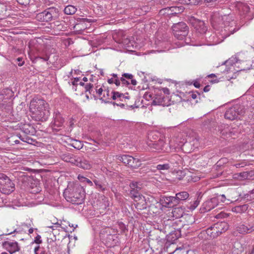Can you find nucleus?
Masks as SVG:
<instances>
[{"label":"nucleus","instance_id":"nucleus-1","mask_svg":"<svg viewBox=\"0 0 254 254\" xmlns=\"http://www.w3.org/2000/svg\"><path fill=\"white\" fill-rule=\"evenodd\" d=\"M64 196L67 201L74 204H81L84 202L85 193L79 184L69 183L64 190Z\"/></svg>","mask_w":254,"mask_h":254},{"label":"nucleus","instance_id":"nucleus-2","mask_svg":"<svg viewBox=\"0 0 254 254\" xmlns=\"http://www.w3.org/2000/svg\"><path fill=\"white\" fill-rule=\"evenodd\" d=\"M31 109H33V114L36 120L44 122L50 116L49 106L43 99H38L33 100L31 104Z\"/></svg>","mask_w":254,"mask_h":254},{"label":"nucleus","instance_id":"nucleus-3","mask_svg":"<svg viewBox=\"0 0 254 254\" xmlns=\"http://www.w3.org/2000/svg\"><path fill=\"white\" fill-rule=\"evenodd\" d=\"M229 228L228 224L225 222H220L214 224L205 230L202 231L198 235L199 238H203V236L207 234V237L205 239L215 238L222 233L226 232Z\"/></svg>","mask_w":254,"mask_h":254},{"label":"nucleus","instance_id":"nucleus-4","mask_svg":"<svg viewBox=\"0 0 254 254\" xmlns=\"http://www.w3.org/2000/svg\"><path fill=\"white\" fill-rule=\"evenodd\" d=\"M222 20L224 26H221V34L223 38H227L239 30V28L236 27V23L232 19L231 16L224 15L222 16Z\"/></svg>","mask_w":254,"mask_h":254},{"label":"nucleus","instance_id":"nucleus-5","mask_svg":"<svg viewBox=\"0 0 254 254\" xmlns=\"http://www.w3.org/2000/svg\"><path fill=\"white\" fill-rule=\"evenodd\" d=\"M59 16V10L58 8L55 7H50L42 12L36 14V19L41 22H49L56 20Z\"/></svg>","mask_w":254,"mask_h":254},{"label":"nucleus","instance_id":"nucleus-6","mask_svg":"<svg viewBox=\"0 0 254 254\" xmlns=\"http://www.w3.org/2000/svg\"><path fill=\"white\" fill-rule=\"evenodd\" d=\"M15 190V185L6 175L0 173V191L3 194H8Z\"/></svg>","mask_w":254,"mask_h":254},{"label":"nucleus","instance_id":"nucleus-7","mask_svg":"<svg viewBox=\"0 0 254 254\" xmlns=\"http://www.w3.org/2000/svg\"><path fill=\"white\" fill-rule=\"evenodd\" d=\"M174 35L179 40H183L189 33V27L183 22L174 24L172 26Z\"/></svg>","mask_w":254,"mask_h":254},{"label":"nucleus","instance_id":"nucleus-8","mask_svg":"<svg viewBox=\"0 0 254 254\" xmlns=\"http://www.w3.org/2000/svg\"><path fill=\"white\" fill-rule=\"evenodd\" d=\"M244 113L243 108L240 105H236L227 109L224 117L226 119L233 121L236 119L239 115H242Z\"/></svg>","mask_w":254,"mask_h":254},{"label":"nucleus","instance_id":"nucleus-9","mask_svg":"<svg viewBox=\"0 0 254 254\" xmlns=\"http://www.w3.org/2000/svg\"><path fill=\"white\" fill-rule=\"evenodd\" d=\"M188 21L199 33H204L206 31V26L203 21L196 19L193 16H189Z\"/></svg>","mask_w":254,"mask_h":254},{"label":"nucleus","instance_id":"nucleus-10","mask_svg":"<svg viewBox=\"0 0 254 254\" xmlns=\"http://www.w3.org/2000/svg\"><path fill=\"white\" fill-rule=\"evenodd\" d=\"M152 151L161 152L166 151L167 145L165 143L163 138H160L157 141H151L148 144Z\"/></svg>","mask_w":254,"mask_h":254},{"label":"nucleus","instance_id":"nucleus-11","mask_svg":"<svg viewBox=\"0 0 254 254\" xmlns=\"http://www.w3.org/2000/svg\"><path fill=\"white\" fill-rule=\"evenodd\" d=\"M2 246L10 254L19 252L20 250V247L17 242L5 241L2 242Z\"/></svg>","mask_w":254,"mask_h":254},{"label":"nucleus","instance_id":"nucleus-12","mask_svg":"<svg viewBox=\"0 0 254 254\" xmlns=\"http://www.w3.org/2000/svg\"><path fill=\"white\" fill-rule=\"evenodd\" d=\"M237 231L243 235L252 233L254 232V223L240 224L237 227Z\"/></svg>","mask_w":254,"mask_h":254},{"label":"nucleus","instance_id":"nucleus-13","mask_svg":"<svg viewBox=\"0 0 254 254\" xmlns=\"http://www.w3.org/2000/svg\"><path fill=\"white\" fill-rule=\"evenodd\" d=\"M64 120L62 115L59 112L55 113L54 116V121L52 125L53 130L57 131L61 130V127L63 126Z\"/></svg>","mask_w":254,"mask_h":254},{"label":"nucleus","instance_id":"nucleus-14","mask_svg":"<svg viewBox=\"0 0 254 254\" xmlns=\"http://www.w3.org/2000/svg\"><path fill=\"white\" fill-rule=\"evenodd\" d=\"M184 10L183 6H172L162 9L160 11L161 14L175 15L182 12Z\"/></svg>","mask_w":254,"mask_h":254},{"label":"nucleus","instance_id":"nucleus-15","mask_svg":"<svg viewBox=\"0 0 254 254\" xmlns=\"http://www.w3.org/2000/svg\"><path fill=\"white\" fill-rule=\"evenodd\" d=\"M217 199L214 197L205 201L203 204L202 209L205 211H209L218 205Z\"/></svg>","mask_w":254,"mask_h":254},{"label":"nucleus","instance_id":"nucleus-16","mask_svg":"<svg viewBox=\"0 0 254 254\" xmlns=\"http://www.w3.org/2000/svg\"><path fill=\"white\" fill-rule=\"evenodd\" d=\"M162 203L164 206L165 207H172L176 204L177 203V199L175 197V196H165L163 197L161 199Z\"/></svg>","mask_w":254,"mask_h":254},{"label":"nucleus","instance_id":"nucleus-17","mask_svg":"<svg viewBox=\"0 0 254 254\" xmlns=\"http://www.w3.org/2000/svg\"><path fill=\"white\" fill-rule=\"evenodd\" d=\"M79 156L69 153L64 154L63 155L62 159L66 162H69L76 166Z\"/></svg>","mask_w":254,"mask_h":254},{"label":"nucleus","instance_id":"nucleus-18","mask_svg":"<svg viewBox=\"0 0 254 254\" xmlns=\"http://www.w3.org/2000/svg\"><path fill=\"white\" fill-rule=\"evenodd\" d=\"M78 159L76 166L84 169H89L90 168V164L82 156L79 155Z\"/></svg>","mask_w":254,"mask_h":254},{"label":"nucleus","instance_id":"nucleus-19","mask_svg":"<svg viewBox=\"0 0 254 254\" xmlns=\"http://www.w3.org/2000/svg\"><path fill=\"white\" fill-rule=\"evenodd\" d=\"M222 126H221L219 127V130L220 131V133L222 137L223 138H228L229 137H232L233 135L235 134V133L233 131H231L230 129L227 127L226 128H224L223 129Z\"/></svg>","mask_w":254,"mask_h":254},{"label":"nucleus","instance_id":"nucleus-20","mask_svg":"<svg viewBox=\"0 0 254 254\" xmlns=\"http://www.w3.org/2000/svg\"><path fill=\"white\" fill-rule=\"evenodd\" d=\"M134 205L137 209L140 210L146 209L147 207V202L144 196L141 197V198L138 199Z\"/></svg>","mask_w":254,"mask_h":254},{"label":"nucleus","instance_id":"nucleus-21","mask_svg":"<svg viewBox=\"0 0 254 254\" xmlns=\"http://www.w3.org/2000/svg\"><path fill=\"white\" fill-rule=\"evenodd\" d=\"M160 206V203L155 200L154 203H152L148 205V211L150 213L156 214L159 212Z\"/></svg>","mask_w":254,"mask_h":254},{"label":"nucleus","instance_id":"nucleus-22","mask_svg":"<svg viewBox=\"0 0 254 254\" xmlns=\"http://www.w3.org/2000/svg\"><path fill=\"white\" fill-rule=\"evenodd\" d=\"M248 204H243L241 205L236 206L232 208V211L237 213H245L248 209Z\"/></svg>","mask_w":254,"mask_h":254},{"label":"nucleus","instance_id":"nucleus-23","mask_svg":"<svg viewBox=\"0 0 254 254\" xmlns=\"http://www.w3.org/2000/svg\"><path fill=\"white\" fill-rule=\"evenodd\" d=\"M189 196V194L187 191H181L176 194L175 198L177 199V203L178 204L181 200H185Z\"/></svg>","mask_w":254,"mask_h":254},{"label":"nucleus","instance_id":"nucleus-24","mask_svg":"<svg viewBox=\"0 0 254 254\" xmlns=\"http://www.w3.org/2000/svg\"><path fill=\"white\" fill-rule=\"evenodd\" d=\"M181 231L179 229H176L174 232L169 233L168 239L170 241L174 242L181 236Z\"/></svg>","mask_w":254,"mask_h":254},{"label":"nucleus","instance_id":"nucleus-25","mask_svg":"<svg viewBox=\"0 0 254 254\" xmlns=\"http://www.w3.org/2000/svg\"><path fill=\"white\" fill-rule=\"evenodd\" d=\"M130 190V195L132 197L135 202H137L138 199L141 198V197H144L142 195H141L139 192V190Z\"/></svg>","mask_w":254,"mask_h":254},{"label":"nucleus","instance_id":"nucleus-26","mask_svg":"<svg viewBox=\"0 0 254 254\" xmlns=\"http://www.w3.org/2000/svg\"><path fill=\"white\" fill-rule=\"evenodd\" d=\"M122 34V37L119 39V43L122 44L124 46L127 47H130V41L125 35L123 34V32L121 33Z\"/></svg>","mask_w":254,"mask_h":254},{"label":"nucleus","instance_id":"nucleus-27","mask_svg":"<svg viewBox=\"0 0 254 254\" xmlns=\"http://www.w3.org/2000/svg\"><path fill=\"white\" fill-rule=\"evenodd\" d=\"M76 8L71 5L66 6L64 9V12L67 15H72L75 13L76 11Z\"/></svg>","mask_w":254,"mask_h":254},{"label":"nucleus","instance_id":"nucleus-28","mask_svg":"<svg viewBox=\"0 0 254 254\" xmlns=\"http://www.w3.org/2000/svg\"><path fill=\"white\" fill-rule=\"evenodd\" d=\"M214 197L217 199L218 203L219 201H221L222 202L225 203L226 204H229L232 201L229 199H227L224 194L219 195Z\"/></svg>","mask_w":254,"mask_h":254},{"label":"nucleus","instance_id":"nucleus-29","mask_svg":"<svg viewBox=\"0 0 254 254\" xmlns=\"http://www.w3.org/2000/svg\"><path fill=\"white\" fill-rule=\"evenodd\" d=\"M119 159L123 163L128 165L129 161H130V159H132V156L128 155H123L119 157Z\"/></svg>","mask_w":254,"mask_h":254},{"label":"nucleus","instance_id":"nucleus-30","mask_svg":"<svg viewBox=\"0 0 254 254\" xmlns=\"http://www.w3.org/2000/svg\"><path fill=\"white\" fill-rule=\"evenodd\" d=\"M156 168L162 172L163 171H167L170 168V166L168 163L160 164L156 166Z\"/></svg>","mask_w":254,"mask_h":254},{"label":"nucleus","instance_id":"nucleus-31","mask_svg":"<svg viewBox=\"0 0 254 254\" xmlns=\"http://www.w3.org/2000/svg\"><path fill=\"white\" fill-rule=\"evenodd\" d=\"M110 97V91L108 89L104 90V93L102 97L100 98V99L105 103H109L111 102L109 100Z\"/></svg>","mask_w":254,"mask_h":254},{"label":"nucleus","instance_id":"nucleus-32","mask_svg":"<svg viewBox=\"0 0 254 254\" xmlns=\"http://www.w3.org/2000/svg\"><path fill=\"white\" fill-rule=\"evenodd\" d=\"M93 182L96 185L97 189H98L102 191L105 190V188L104 187V184L101 181L98 179H94L93 180Z\"/></svg>","mask_w":254,"mask_h":254},{"label":"nucleus","instance_id":"nucleus-33","mask_svg":"<svg viewBox=\"0 0 254 254\" xmlns=\"http://www.w3.org/2000/svg\"><path fill=\"white\" fill-rule=\"evenodd\" d=\"M93 85L91 83H87L85 86V92H88L90 94H93V95L94 97L95 96L93 94L94 91H93Z\"/></svg>","mask_w":254,"mask_h":254},{"label":"nucleus","instance_id":"nucleus-34","mask_svg":"<svg viewBox=\"0 0 254 254\" xmlns=\"http://www.w3.org/2000/svg\"><path fill=\"white\" fill-rule=\"evenodd\" d=\"M71 145L74 148L77 149L78 150L80 149L83 147V144L82 143V142L77 140H74V141L72 143Z\"/></svg>","mask_w":254,"mask_h":254},{"label":"nucleus","instance_id":"nucleus-35","mask_svg":"<svg viewBox=\"0 0 254 254\" xmlns=\"http://www.w3.org/2000/svg\"><path fill=\"white\" fill-rule=\"evenodd\" d=\"M188 253L189 251H186L185 249L177 248L170 254H188Z\"/></svg>","mask_w":254,"mask_h":254},{"label":"nucleus","instance_id":"nucleus-36","mask_svg":"<svg viewBox=\"0 0 254 254\" xmlns=\"http://www.w3.org/2000/svg\"><path fill=\"white\" fill-rule=\"evenodd\" d=\"M129 187H130L131 190H140L141 187L139 185V183L138 182H131Z\"/></svg>","mask_w":254,"mask_h":254},{"label":"nucleus","instance_id":"nucleus-37","mask_svg":"<svg viewBox=\"0 0 254 254\" xmlns=\"http://www.w3.org/2000/svg\"><path fill=\"white\" fill-rule=\"evenodd\" d=\"M199 202L200 200L198 197L196 200H194L192 203L190 204V209L191 210H194L198 205Z\"/></svg>","mask_w":254,"mask_h":254},{"label":"nucleus","instance_id":"nucleus-38","mask_svg":"<svg viewBox=\"0 0 254 254\" xmlns=\"http://www.w3.org/2000/svg\"><path fill=\"white\" fill-rule=\"evenodd\" d=\"M179 211H182V210H180V209L179 208H175V209H174L172 211V214L173 215V216L176 217V218H179L180 216H182V213H181V214H178V215L176 214L177 213H178Z\"/></svg>","mask_w":254,"mask_h":254},{"label":"nucleus","instance_id":"nucleus-39","mask_svg":"<svg viewBox=\"0 0 254 254\" xmlns=\"http://www.w3.org/2000/svg\"><path fill=\"white\" fill-rule=\"evenodd\" d=\"M18 136L21 140L25 142L30 143L29 140H32L31 138H30L29 137L26 136V135L22 136L21 135L19 134L18 135Z\"/></svg>","mask_w":254,"mask_h":254},{"label":"nucleus","instance_id":"nucleus-40","mask_svg":"<svg viewBox=\"0 0 254 254\" xmlns=\"http://www.w3.org/2000/svg\"><path fill=\"white\" fill-rule=\"evenodd\" d=\"M246 63V62L245 61H242V63H241V66H239L240 68V70H245L250 69V67L249 66H245Z\"/></svg>","mask_w":254,"mask_h":254},{"label":"nucleus","instance_id":"nucleus-41","mask_svg":"<svg viewBox=\"0 0 254 254\" xmlns=\"http://www.w3.org/2000/svg\"><path fill=\"white\" fill-rule=\"evenodd\" d=\"M17 230L16 228H12V229H11V228H9V229H7V231H6V233H5V234H2V235H10V234H12V233H17Z\"/></svg>","mask_w":254,"mask_h":254},{"label":"nucleus","instance_id":"nucleus-42","mask_svg":"<svg viewBox=\"0 0 254 254\" xmlns=\"http://www.w3.org/2000/svg\"><path fill=\"white\" fill-rule=\"evenodd\" d=\"M15 61L19 66H21L24 64V61L23 60L22 58L19 57Z\"/></svg>","mask_w":254,"mask_h":254},{"label":"nucleus","instance_id":"nucleus-43","mask_svg":"<svg viewBox=\"0 0 254 254\" xmlns=\"http://www.w3.org/2000/svg\"><path fill=\"white\" fill-rule=\"evenodd\" d=\"M30 0H17V2L21 5H26L30 3Z\"/></svg>","mask_w":254,"mask_h":254},{"label":"nucleus","instance_id":"nucleus-44","mask_svg":"<svg viewBox=\"0 0 254 254\" xmlns=\"http://www.w3.org/2000/svg\"><path fill=\"white\" fill-rule=\"evenodd\" d=\"M99 86H98V85L96 86L95 91L99 95V96H100L102 95L103 90L102 87H100L99 88Z\"/></svg>","mask_w":254,"mask_h":254},{"label":"nucleus","instance_id":"nucleus-45","mask_svg":"<svg viewBox=\"0 0 254 254\" xmlns=\"http://www.w3.org/2000/svg\"><path fill=\"white\" fill-rule=\"evenodd\" d=\"M41 236L39 235H38L35 238L34 240V242L37 244H41L42 241L41 239Z\"/></svg>","mask_w":254,"mask_h":254},{"label":"nucleus","instance_id":"nucleus-46","mask_svg":"<svg viewBox=\"0 0 254 254\" xmlns=\"http://www.w3.org/2000/svg\"><path fill=\"white\" fill-rule=\"evenodd\" d=\"M133 161H134V158L132 156V159H130V161H129L128 166L131 168H136V165L135 166V164L133 163Z\"/></svg>","mask_w":254,"mask_h":254},{"label":"nucleus","instance_id":"nucleus-47","mask_svg":"<svg viewBox=\"0 0 254 254\" xmlns=\"http://www.w3.org/2000/svg\"><path fill=\"white\" fill-rule=\"evenodd\" d=\"M249 174H250V173L248 172H243L240 173V176L242 177V178L244 179H247L248 178Z\"/></svg>","mask_w":254,"mask_h":254},{"label":"nucleus","instance_id":"nucleus-48","mask_svg":"<svg viewBox=\"0 0 254 254\" xmlns=\"http://www.w3.org/2000/svg\"><path fill=\"white\" fill-rule=\"evenodd\" d=\"M122 76L124 77H125V78L128 79H132V78H133V75L131 74L127 73H124L122 75Z\"/></svg>","mask_w":254,"mask_h":254},{"label":"nucleus","instance_id":"nucleus-49","mask_svg":"<svg viewBox=\"0 0 254 254\" xmlns=\"http://www.w3.org/2000/svg\"><path fill=\"white\" fill-rule=\"evenodd\" d=\"M120 80L122 82V84L126 85H128L130 84V83L125 79L123 76L120 78Z\"/></svg>","mask_w":254,"mask_h":254},{"label":"nucleus","instance_id":"nucleus-50","mask_svg":"<svg viewBox=\"0 0 254 254\" xmlns=\"http://www.w3.org/2000/svg\"><path fill=\"white\" fill-rule=\"evenodd\" d=\"M231 61L229 60L227 61H226L223 64L221 65V68H223L224 67H226V66H228L229 64H231Z\"/></svg>","mask_w":254,"mask_h":254},{"label":"nucleus","instance_id":"nucleus-51","mask_svg":"<svg viewBox=\"0 0 254 254\" xmlns=\"http://www.w3.org/2000/svg\"><path fill=\"white\" fill-rule=\"evenodd\" d=\"M116 95L117 97H118V98H119L120 100L122 101H123V97H125V94H124L123 93H121L118 91L116 92Z\"/></svg>","mask_w":254,"mask_h":254},{"label":"nucleus","instance_id":"nucleus-52","mask_svg":"<svg viewBox=\"0 0 254 254\" xmlns=\"http://www.w3.org/2000/svg\"><path fill=\"white\" fill-rule=\"evenodd\" d=\"M133 163L135 164V166L136 165V168L140 167L141 164L140 160L138 158H134Z\"/></svg>","mask_w":254,"mask_h":254},{"label":"nucleus","instance_id":"nucleus-53","mask_svg":"<svg viewBox=\"0 0 254 254\" xmlns=\"http://www.w3.org/2000/svg\"><path fill=\"white\" fill-rule=\"evenodd\" d=\"M61 226V224L57 222L56 223H54V225L52 226H48L47 227L52 229L53 230H55V228H58L59 227Z\"/></svg>","mask_w":254,"mask_h":254},{"label":"nucleus","instance_id":"nucleus-54","mask_svg":"<svg viewBox=\"0 0 254 254\" xmlns=\"http://www.w3.org/2000/svg\"><path fill=\"white\" fill-rule=\"evenodd\" d=\"M250 124L251 126V128L253 130V132L254 133V116L253 117V119H251V121H250Z\"/></svg>","mask_w":254,"mask_h":254},{"label":"nucleus","instance_id":"nucleus-55","mask_svg":"<svg viewBox=\"0 0 254 254\" xmlns=\"http://www.w3.org/2000/svg\"><path fill=\"white\" fill-rule=\"evenodd\" d=\"M110 103L112 104L114 106L117 105V106H120L122 108H124L125 106V104H122V103L119 104L115 102H111Z\"/></svg>","mask_w":254,"mask_h":254},{"label":"nucleus","instance_id":"nucleus-56","mask_svg":"<svg viewBox=\"0 0 254 254\" xmlns=\"http://www.w3.org/2000/svg\"><path fill=\"white\" fill-rule=\"evenodd\" d=\"M186 218L188 219V220H190V223L191 224L193 223L194 222V218L191 215L187 216Z\"/></svg>","mask_w":254,"mask_h":254},{"label":"nucleus","instance_id":"nucleus-57","mask_svg":"<svg viewBox=\"0 0 254 254\" xmlns=\"http://www.w3.org/2000/svg\"><path fill=\"white\" fill-rule=\"evenodd\" d=\"M189 94H190V96L193 99H195L197 97V95L196 93H195L193 92H189Z\"/></svg>","mask_w":254,"mask_h":254},{"label":"nucleus","instance_id":"nucleus-58","mask_svg":"<svg viewBox=\"0 0 254 254\" xmlns=\"http://www.w3.org/2000/svg\"><path fill=\"white\" fill-rule=\"evenodd\" d=\"M191 5H197L201 1V0H190Z\"/></svg>","mask_w":254,"mask_h":254},{"label":"nucleus","instance_id":"nucleus-59","mask_svg":"<svg viewBox=\"0 0 254 254\" xmlns=\"http://www.w3.org/2000/svg\"><path fill=\"white\" fill-rule=\"evenodd\" d=\"M84 178V180H83L84 182L87 183L90 186L93 185L92 182L91 181H90L89 179H88V178Z\"/></svg>","mask_w":254,"mask_h":254},{"label":"nucleus","instance_id":"nucleus-60","mask_svg":"<svg viewBox=\"0 0 254 254\" xmlns=\"http://www.w3.org/2000/svg\"><path fill=\"white\" fill-rule=\"evenodd\" d=\"M121 80L119 78H115L114 79V83L117 86H119L121 83Z\"/></svg>","mask_w":254,"mask_h":254},{"label":"nucleus","instance_id":"nucleus-61","mask_svg":"<svg viewBox=\"0 0 254 254\" xmlns=\"http://www.w3.org/2000/svg\"><path fill=\"white\" fill-rule=\"evenodd\" d=\"M79 80V78L78 77H75L74 78V80L71 82L72 84L73 85H77V82Z\"/></svg>","mask_w":254,"mask_h":254},{"label":"nucleus","instance_id":"nucleus-62","mask_svg":"<svg viewBox=\"0 0 254 254\" xmlns=\"http://www.w3.org/2000/svg\"><path fill=\"white\" fill-rule=\"evenodd\" d=\"M232 66H233V65L231 64V66L230 67H226L224 70L221 71V72H223V73L228 72L230 70V69L232 68Z\"/></svg>","mask_w":254,"mask_h":254},{"label":"nucleus","instance_id":"nucleus-63","mask_svg":"<svg viewBox=\"0 0 254 254\" xmlns=\"http://www.w3.org/2000/svg\"><path fill=\"white\" fill-rule=\"evenodd\" d=\"M117 91H113L112 93L113 94V95L112 96L111 98L113 100H116L118 99V97H117L116 94Z\"/></svg>","mask_w":254,"mask_h":254},{"label":"nucleus","instance_id":"nucleus-64","mask_svg":"<svg viewBox=\"0 0 254 254\" xmlns=\"http://www.w3.org/2000/svg\"><path fill=\"white\" fill-rule=\"evenodd\" d=\"M210 87L209 85H206L205 86L204 88H203V91L204 92H208L210 90Z\"/></svg>","mask_w":254,"mask_h":254}]
</instances>
